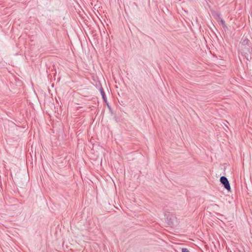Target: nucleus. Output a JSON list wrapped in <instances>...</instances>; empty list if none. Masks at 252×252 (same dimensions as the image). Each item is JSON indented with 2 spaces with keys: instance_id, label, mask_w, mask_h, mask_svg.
<instances>
[{
  "instance_id": "f257e3e1",
  "label": "nucleus",
  "mask_w": 252,
  "mask_h": 252,
  "mask_svg": "<svg viewBox=\"0 0 252 252\" xmlns=\"http://www.w3.org/2000/svg\"><path fill=\"white\" fill-rule=\"evenodd\" d=\"M246 46L240 47V52L247 60H250L252 58V44Z\"/></svg>"
},
{
  "instance_id": "f03ea898",
  "label": "nucleus",
  "mask_w": 252,
  "mask_h": 252,
  "mask_svg": "<svg viewBox=\"0 0 252 252\" xmlns=\"http://www.w3.org/2000/svg\"><path fill=\"white\" fill-rule=\"evenodd\" d=\"M220 182L223 185L224 188L227 190L230 191L231 189L230 185L227 178L225 176H221L220 179Z\"/></svg>"
},
{
  "instance_id": "7ed1b4c3",
  "label": "nucleus",
  "mask_w": 252,
  "mask_h": 252,
  "mask_svg": "<svg viewBox=\"0 0 252 252\" xmlns=\"http://www.w3.org/2000/svg\"><path fill=\"white\" fill-rule=\"evenodd\" d=\"M241 47H246V46H249L250 44H252V42L248 38L247 36H244L240 42Z\"/></svg>"
},
{
  "instance_id": "20e7f679",
  "label": "nucleus",
  "mask_w": 252,
  "mask_h": 252,
  "mask_svg": "<svg viewBox=\"0 0 252 252\" xmlns=\"http://www.w3.org/2000/svg\"><path fill=\"white\" fill-rule=\"evenodd\" d=\"M99 91L100 92V93H101V96H102V97L103 100L105 102H106V95L105 94V92L103 90V89L102 87H101L100 89H99Z\"/></svg>"
},
{
  "instance_id": "39448f33",
  "label": "nucleus",
  "mask_w": 252,
  "mask_h": 252,
  "mask_svg": "<svg viewBox=\"0 0 252 252\" xmlns=\"http://www.w3.org/2000/svg\"><path fill=\"white\" fill-rule=\"evenodd\" d=\"M182 252H189V251L187 248H183L182 249Z\"/></svg>"
},
{
  "instance_id": "423d86ee",
  "label": "nucleus",
  "mask_w": 252,
  "mask_h": 252,
  "mask_svg": "<svg viewBox=\"0 0 252 252\" xmlns=\"http://www.w3.org/2000/svg\"><path fill=\"white\" fill-rule=\"evenodd\" d=\"M220 22H221V24H222V25L223 26V27L225 26V22L222 19H220Z\"/></svg>"
}]
</instances>
